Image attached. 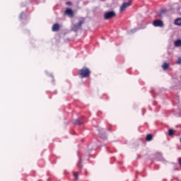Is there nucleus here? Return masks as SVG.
Here are the masks:
<instances>
[{
    "instance_id": "1",
    "label": "nucleus",
    "mask_w": 181,
    "mask_h": 181,
    "mask_svg": "<svg viewBox=\"0 0 181 181\" xmlns=\"http://www.w3.org/2000/svg\"><path fill=\"white\" fill-rule=\"evenodd\" d=\"M79 76L81 78H87V77H90V74H91V71L87 67H83L79 70Z\"/></svg>"
},
{
    "instance_id": "2",
    "label": "nucleus",
    "mask_w": 181,
    "mask_h": 181,
    "mask_svg": "<svg viewBox=\"0 0 181 181\" xmlns=\"http://www.w3.org/2000/svg\"><path fill=\"white\" fill-rule=\"evenodd\" d=\"M115 16H117V14L114 11H107L104 14V19L108 21V19H112V18H115Z\"/></svg>"
},
{
    "instance_id": "3",
    "label": "nucleus",
    "mask_w": 181,
    "mask_h": 181,
    "mask_svg": "<svg viewBox=\"0 0 181 181\" xmlns=\"http://www.w3.org/2000/svg\"><path fill=\"white\" fill-rule=\"evenodd\" d=\"M84 23V21L81 20L79 21V22L77 24L74 25V27L72 28L74 32H77V30H80L81 29V25Z\"/></svg>"
},
{
    "instance_id": "4",
    "label": "nucleus",
    "mask_w": 181,
    "mask_h": 181,
    "mask_svg": "<svg viewBox=\"0 0 181 181\" xmlns=\"http://www.w3.org/2000/svg\"><path fill=\"white\" fill-rule=\"evenodd\" d=\"M153 25L155 28H163V21L162 20H154L153 21Z\"/></svg>"
},
{
    "instance_id": "5",
    "label": "nucleus",
    "mask_w": 181,
    "mask_h": 181,
    "mask_svg": "<svg viewBox=\"0 0 181 181\" xmlns=\"http://www.w3.org/2000/svg\"><path fill=\"white\" fill-rule=\"evenodd\" d=\"M129 6H131V2H125L123 3L122 5L120 6V12H124L125 11V8H128Z\"/></svg>"
},
{
    "instance_id": "6",
    "label": "nucleus",
    "mask_w": 181,
    "mask_h": 181,
    "mask_svg": "<svg viewBox=\"0 0 181 181\" xmlns=\"http://www.w3.org/2000/svg\"><path fill=\"white\" fill-rule=\"evenodd\" d=\"M65 15H67L69 18H73V16H74V12H73V10L71 8H67L65 11Z\"/></svg>"
},
{
    "instance_id": "7",
    "label": "nucleus",
    "mask_w": 181,
    "mask_h": 181,
    "mask_svg": "<svg viewBox=\"0 0 181 181\" xmlns=\"http://www.w3.org/2000/svg\"><path fill=\"white\" fill-rule=\"evenodd\" d=\"M52 32H59L60 30V25L55 23L52 25Z\"/></svg>"
},
{
    "instance_id": "8",
    "label": "nucleus",
    "mask_w": 181,
    "mask_h": 181,
    "mask_svg": "<svg viewBox=\"0 0 181 181\" xmlns=\"http://www.w3.org/2000/svg\"><path fill=\"white\" fill-rule=\"evenodd\" d=\"M169 66H170L169 63L164 62L163 64L162 65L163 70L164 71L168 70V69H169Z\"/></svg>"
},
{
    "instance_id": "9",
    "label": "nucleus",
    "mask_w": 181,
    "mask_h": 181,
    "mask_svg": "<svg viewBox=\"0 0 181 181\" xmlns=\"http://www.w3.org/2000/svg\"><path fill=\"white\" fill-rule=\"evenodd\" d=\"M83 120H80L78 119H75L74 121V124H75V125H83Z\"/></svg>"
},
{
    "instance_id": "10",
    "label": "nucleus",
    "mask_w": 181,
    "mask_h": 181,
    "mask_svg": "<svg viewBox=\"0 0 181 181\" xmlns=\"http://www.w3.org/2000/svg\"><path fill=\"white\" fill-rule=\"evenodd\" d=\"M175 132H176V131L173 129H168V135L169 136H173L175 135Z\"/></svg>"
},
{
    "instance_id": "11",
    "label": "nucleus",
    "mask_w": 181,
    "mask_h": 181,
    "mask_svg": "<svg viewBox=\"0 0 181 181\" xmlns=\"http://www.w3.org/2000/svg\"><path fill=\"white\" fill-rule=\"evenodd\" d=\"M166 12H168V11L166 9H162L160 11V13H158L159 18H162V16H163V15H165V13H166Z\"/></svg>"
},
{
    "instance_id": "12",
    "label": "nucleus",
    "mask_w": 181,
    "mask_h": 181,
    "mask_svg": "<svg viewBox=\"0 0 181 181\" xmlns=\"http://www.w3.org/2000/svg\"><path fill=\"white\" fill-rule=\"evenodd\" d=\"M174 45L175 46V47H180V46H181V40H177L175 41Z\"/></svg>"
},
{
    "instance_id": "13",
    "label": "nucleus",
    "mask_w": 181,
    "mask_h": 181,
    "mask_svg": "<svg viewBox=\"0 0 181 181\" xmlns=\"http://www.w3.org/2000/svg\"><path fill=\"white\" fill-rule=\"evenodd\" d=\"M152 139H153V136H152V134H147L146 138V140L147 141V142H151Z\"/></svg>"
},
{
    "instance_id": "14",
    "label": "nucleus",
    "mask_w": 181,
    "mask_h": 181,
    "mask_svg": "<svg viewBox=\"0 0 181 181\" xmlns=\"http://www.w3.org/2000/svg\"><path fill=\"white\" fill-rule=\"evenodd\" d=\"M175 25H177V26H181V18H178L175 19Z\"/></svg>"
},
{
    "instance_id": "15",
    "label": "nucleus",
    "mask_w": 181,
    "mask_h": 181,
    "mask_svg": "<svg viewBox=\"0 0 181 181\" xmlns=\"http://www.w3.org/2000/svg\"><path fill=\"white\" fill-rule=\"evenodd\" d=\"M73 173H74V176L76 180H77V179H78V173H75V172H74Z\"/></svg>"
},
{
    "instance_id": "16",
    "label": "nucleus",
    "mask_w": 181,
    "mask_h": 181,
    "mask_svg": "<svg viewBox=\"0 0 181 181\" xmlns=\"http://www.w3.org/2000/svg\"><path fill=\"white\" fill-rule=\"evenodd\" d=\"M177 64H181V58L179 57L176 62Z\"/></svg>"
},
{
    "instance_id": "17",
    "label": "nucleus",
    "mask_w": 181,
    "mask_h": 181,
    "mask_svg": "<svg viewBox=\"0 0 181 181\" xmlns=\"http://www.w3.org/2000/svg\"><path fill=\"white\" fill-rule=\"evenodd\" d=\"M80 163H81V158L79 159V163L78 164V167L79 168H82V165H81V164H80Z\"/></svg>"
},
{
    "instance_id": "18",
    "label": "nucleus",
    "mask_w": 181,
    "mask_h": 181,
    "mask_svg": "<svg viewBox=\"0 0 181 181\" xmlns=\"http://www.w3.org/2000/svg\"><path fill=\"white\" fill-rule=\"evenodd\" d=\"M23 16V12H22L20 15V19H23V18H22V16Z\"/></svg>"
},
{
    "instance_id": "19",
    "label": "nucleus",
    "mask_w": 181,
    "mask_h": 181,
    "mask_svg": "<svg viewBox=\"0 0 181 181\" xmlns=\"http://www.w3.org/2000/svg\"><path fill=\"white\" fill-rule=\"evenodd\" d=\"M66 5H71V2L67 1V2H66Z\"/></svg>"
},
{
    "instance_id": "20",
    "label": "nucleus",
    "mask_w": 181,
    "mask_h": 181,
    "mask_svg": "<svg viewBox=\"0 0 181 181\" xmlns=\"http://www.w3.org/2000/svg\"><path fill=\"white\" fill-rule=\"evenodd\" d=\"M132 32H136V29L132 30Z\"/></svg>"
},
{
    "instance_id": "21",
    "label": "nucleus",
    "mask_w": 181,
    "mask_h": 181,
    "mask_svg": "<svg viewBox=\"0 0 181 181\" xmlns=\"http://www.w3.org/2000/svg\"><path fill=\"white\" fill-rule=\"evenodd\" d=\"M160 160H165V159H163V158H161V159H160Z\"/></svg>"
}]
</instances>
